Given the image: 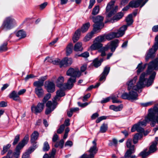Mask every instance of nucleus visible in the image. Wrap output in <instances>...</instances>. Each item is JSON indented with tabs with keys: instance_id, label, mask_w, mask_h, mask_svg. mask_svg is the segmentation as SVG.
I'll use <instances>...</instances> for the list:
<instances>
[{
	"instance_id": "f257e3e1",
	"label": "nucleus",
	"mask_w": 158,
	"mask_h": 158,
	"mask_svg": "<svg viewBox=\"0 0 158 158\" xmlns=\"http://www.w3.org/2000/svg\"><path fill=\"white\" fill-rule=\"evenodd\" d=\"M156 75L155 72H153L151 74L150 72L148 73L147 70L146 73L143 72L141 74L139 81L135 85L137 80V77L135 76L133 79L127 82L126 85H127L128 90L130 91L131 89L137 91L146 86L147 87L150 86L153 83Z\"/></svg>"
},
{
	"instance_id": "f03ea898",
	"label": "nucleus",
	"mask_w": 158,
	"mask_h": 158,
	"mask_svg": "<svg viewBox=\"0 0 158 158\" xmlns=\"http://www.w3.org/2000/svg\"><path fill=\"white\" fill-rule=\"evenodd\" d=\"M114 2L112 1L110 2L107 4L106 8V21L105 23L110 22L112 23L115 21H117L121 19L123 16L124 14L121 12L117 14L112 18L111 17L113 16L117 11L118 6H114Z\"/></svg>"
},
{
	"instance_id": "7ed1b4c3",
	"label": "nucleus",
	"mask_w": 158,
	"mask_h": 158,
	"mask_svg": "<svg viewBox=\"0 0 158 158\" xmlns=\"http://www.w3.org/2000/svg\"><path fill=\"white\" fill-rule=\"evenodd\" d=\"M66 74L71 77L66 84V88L68 89H70L73 87L74 83L76 82L75 77H80L81 75V73L78 69L70 68L67 71Z\"/></svg>"
},
{
	"instance_id": "20e7f679",
	"label": "nucleus",
	"mask_w": 158,
	"mask_h": 158,
	"mask_svg": "<svg viewBox=\"0 0 158 158\" xmlns=\"http://www.w3.org/2000/svg\"><path fill=\"white\" fill-rule=\"evenodd\" d=\"M16 25V22L12 16L6 17L3 21L1 28L2 30H9L12 28Z\"/></svg>"
},
{
	"instance_id": "39448f33",
	"label": "nucleus",
	"mask_w": 158,
	"mask_h": 158,
	"mask_svg": "<svg viewBox=\"0 0 158 158\" xmlns=\"http://www.w3.org/2000/svg\"><path fill=\"white\" fill-rule=\"evenodd\" d=\"M93 21L94 23V24L93 31L95 32H98L104 26L103 23L104 17L100 15H98L92 18Z\"/></svg>"
},
{
	"instance_id": "423d86ee",
	"label": "nucleus",
	"mask_w": 158,
	"mask_h": 158,
	"mask_svg": "<svg viewBox=\"0 0 158 158\" xmlns=\"http://www.w3.org/2000/svg\"><path fill=\"white\" fill-rule=\"evenodd\" d=\"M127 26L124 25L121 27L117 32H112L105 36L106 39L110 40L115 38H118L122 36L127 30Z\"/></svg>"
},
{
	"instance_id": "0eeeda50",
	"label": "nucleus",
	"mask_w": 158,
	"mask_h": 158,
	"mask_svg": "<svg viewBox=\"0 0 158 158\" xmlns=\"http://www.w3.org/2000/svg\"><path fill=\"white\" fill-rule=\"evenodd\" d=\"M92 143L93 145L90 147L88 151L89 154L88 155L87 154H84L80 158H94L95 155L98 151V148L97 147L96 140L94 139L93 140Z\"/></svg>"
},
{
	"instance_id": "6e6552de",
	"label": "nucleus",
	"mask_w": 158,
	"mask_h": 158,
	"mask_svg": "<svg viewBox=\"0 0 158 158\" xmlns=\"http://www.w3.org/2000/svg\"><path fill=\"white\" fill-rule=\"evenodd\" d=\"M158 49V44L155 43L152 47L149 49L145 56V61H148L150 59H152L155 57L156 52Z\"/></svg>"
},
{
	"instance_id": "1a4fd4ad",
	"label": "nucleus",
	"mask_w": 158,
	"mask_h": 158,
	"mask_svg": "<svg viewBox=\"0 0 158 158\" xmlns=\"http://www.w3.org/2000/svg\"><path fill=\"white\" fill-rule=\"evenodd\" d=\"M134 90L132 89L130 91L128 94L125 92L123 94L121 95V97L122 98L125 99H127L128 100H134L138 99V94L136 91H133Z\"/></svg>"
},
{
	"instance_id": "9d476101",
	"label": "nucleus",
	"mask_w": 158,
	"mask_h": 158,
	"mask_svg": "<svg viewBox=\"0 0 158 158\" xmlns=\"http://www.w3.org/2000/svg\"><path fill=\"white\" fill-rule=\"evenodd\" d=\"M145 118H158V104L148 110V116Z\"/></svg>"
},
{
	"instance_id": "9b49d317",
	"label": "nucleus",
	"mask_w": 158,
	"mask_h": 158,
	"mask_svg": "<svg viewBox=\"0 0 158 158\" xmlns=\"http://www.w3.org/2000/svg\"><path fill=\"white\" fill-rule=\"evenodd\" d=\"M57 100L53 98L52 102L49 101L47 102L46 106L47 108L45 111V114H50L55 109L57 105Z\"/></svg>"
},
{
	"instance_id": "f8f14e48",
	"label": "nucleus",
	"mask_w": 158,
	"mask_h": 158,
	"mask_svg": "<svg viewBox=\"0 0 158 158\" xmlns=\"http://www.w3.org/2000/svg\"><path fill=\"white\" fill-rule=\"evenodd\" d=\"M29 139L28 135H26L23 140L20 141L16 146L15 149L20 152L21 150L28 143Z\"/></svg>"
},
{
	"instance_id": "ddd939ff",
	"label": "nucleus",
	"mask_w": 158,
	"mask_h": 158,
	"mask_svg": "<svg viewBox=\"0 0 158 158\" xmlns=\"http://www.w3.org/2000/svg\"><path fill=\"white\" fill-rule=\"evenodd\" d=\"M29 139L28 135H26L23 140L20 141L16 146L15 149L20 152L21 150L28 143Z\"/></svg>"
},
{
	"instance_id": "4468645a",
	"label": "nucleus",
	"mask_w": 158,
	"mask_h": 158,
	"mask_svg": "<svg viewBox=\"0 0 158 158\" xmlns=\"http://www.w3.org/2000/svg\"><path fill=\"white\" fill-rule=\"evenodd\" d=\"M44 86L47 91L52 93L55 90V85L53 82L47 81L45 82Z\"/></svg>"
},
{
	"instance_id": "2eb2a0df",
	"label": "nucleus",
	"mask_w": 158,
	"mask_h": 158,
	"mask_svg": "<svg viewBox=\"0 0 158 158\" xmlns=\"http://www.w3.org/2000/svg\"><path fill=\"white\" fill-rule=\"evenodd\" d=\"M137 131L140 133H142L144 131V129L139 123H138L134 124L132 127L131 129V132H134Z\"/></svg>"
},
{
	"instance_id": "dca6fc26",
	"label": "nucleus",
	"mask_w": 158,
	"mask_h": 158,
	"mask_svg": "<svg viewBox=\"0 0 158 158\" xmlns=\"http://www.w3.org/2000/svg\"><path fill=\"white\" fill-rule=\"evenodd\" d=\"M144 0H134L131 1L129 3V6L132 8H136L141 6Z\"/></svg>"
},
{
	"instance_id": "f3484780",
	"label": "nucleus",
	"mask_w": 158,
	"mask_h": 158,
	"mask_svg": "<svg viewBox=\"0 0 158 158\" xmlns=\"http://www.w3.org/2000/svg\"><path fill=\"white\" fill-rule=\"evenodd\" d=\"M64 79L63 77L61 76L59 77L57 79L56 82V86L59 88L63 87L65 89H68L66 88V84L67 83L64 84Z\"/></svg>"
},
{
	"instance_id": "a211bd4d",
	"label": "nucleus",
	"mask_w": 158,
	"mask_h": 158,
	"mask_svg": "<svg viewBox=\"0 0 158 158\" xmlns=\"http://www.w3.org/2000/svg\"><path fill=\"white\" fill-rule=\"evenodd\" d=\"M110 70V67L106 66L105 67L103 72L100 75L99 81H101L105 79L106 77L109 73Z\"/></svg>"
},
{
	"instance_id": "6ab92c4d",
	"label": "nucleus",
	"mask_w": 158,
	"mask_h": 158,
	"mask_svg": "<svg viewBox=\"0 0 158 158\" xmlns=\"http://www.w3.org/2000/svg\"><path fill=\"white\" fill-rule=\"evenodd\" d=\"M102 47V44L100 42L96 41L95 40L94 43L90 46V49L92 50H99Z\"/></svg>"
},
{
	"instance_id": "aec40b11",
	"label": "nucleus",
	"mask_w": 158,
	"mask_h": 158,
	"mask_svg": "<svg viewBox=\"0 0 158 158\" xmlns=\"http://www.w3.org/2000/svg\"><path fill=\"white\" fill-rule=\"evenodd\" d=\"M118 40H115L112 41L110 44H107V45L110 46L109 48H110L112 52H114L116 48L118 46Z\"/></svg>"
},
{
	"instance_id": "412c9836",
	"label": "nucleus",
	"mask_w": 158,
	"mask_h": 158,
	"mask_svg": "<svg viewBox=\"0 0 158 158\" xmlns=\"http://www.w3.org/2000/svg\"><path fill=\"white\" fill-rule=\"evenodd\" d=\"M9 97L10 98H12L14 100L18 101L20 100V98L19 97L18 93L15 91H13L9 95Z\"/></svg>"
},
{
	"instance_id": "4be33fe9",
	"label": "nucleus",
	"mask_w": 158,
	"mask_h": 158,
	"mask_svg": "<svg viewBox=\"0 0 158 158\" xmlns=\"http://www.w3.org/2000/svg\"><path fill=\"white\" fill-rule=\"evenodd\" d=\"M157 143V142L156 141H153L148 151L150 154L154 153L157 150L156 146Z\"/></svg>"
},
{
	"instance_id": "5701e85b",
	"label": "nucleus",
	"mask_w": 158,
	"mask_h": 158,
	"mask_svg": "<svg viewBox=\"0 0 158 158\" xmlns=\"http://www.w3.org/2000/svg\"><path fill=\"white\" fill-rule=\"evenodd\" d=\"M33 86L35 87V93L39 97H40V80L36 81L34 82L33 84Z\"/></svg>"
},
{
	"instance_id": "b1692460",
	"label": "nucleus",
	"mask_w": 158,
	"mask_h": 158,
	"mask_svg": "<svg viewBox=\"0 0 158 158\" xmlns=\"http://www.w3.org/2000/svg\"><path fill=\"white\" fill-rule=\"evenodd\" d=\"M109 48L110 46L106 45L98 50V52L101 53L100 56L102 57L105 56L106 55V52L107 51Z\"/></svg>"
},
{
	"instance_id": "393cba45",
	"label": "nucleus",
	"mask_w": 158,
	"mask_h": 158,
	"mask_svg": "<svg viewBox=\"0 0 158 158\" xmlns=\"http://www.w3.org/2000/svg\"><path fill=\"white\" fill-rule=\"evenodd\" d=\"M103 61V58H101L99 60L98 58L97 57L94 60L92 64L96 68H98L101 65Z\"/></svg>"
},
{
	"instance_id": "a878e982",
	"label": "nucleus",
	"mask_w": 158,
	"mask_h": 158,
	"mask_svg": "<svg viewBox=\"0 0 158 158\" xmlns=\"http://www.w3.org/2000/svg\"><path fill=\"white\" fill-rule=\"evenodd\" d=\"M135 152V146L134 145H133L131 148L129 149L126 152L124 155V157L125 158H130L131 156V155L134 153Z\"/></svg>"
},
{
	"instance_id": "bb28decb",
	"label": "nucleus",
	"mask_w": 158,
	"mask_h": 158,
	"mask_svg": "<svg viewBox=\"0 0 158 158\" xmlns=\"http://www.w3.org/2000/svg\"><path fill=\"white\" fill-rule=\"evenodd\" d=\"M39 135V133L35 131L32 134L31 136V141L32 143H34L38 139Z\"/></svg>"
},
{
	"instance_id": "cd10ccee",
	"label": "nucleus",
	"mask_w": 158,
	"mask_h": 158,
	"mask_svg": "<svg viewBox=\"0 0 158 158\" xmlns=\"http://www.w3.org/2000/svg\"><path fill=\"white\" fill-rule=\"evenodd\" d=\"M51 94L49 93H48L44 97L43 100V103H40V108L43 109L44 107V104L50 98Z\"/></svg>"
},
{
	"instance_id": "c85d7f7f",
	"label": "nucleus",
	"mask_w": 158,
	"mask_h": 158,
	"mask_svg": "<svg viewBox=\"0 0 158 158\" xmlns=\"http://www.w3.org/2000/svg\"><path fill=\"white\" fill-rule=\"evenodd\" d=\"M80 33V29H78L75 32L73 37V42H76L79 40Z\"/></svg>"
},
{
	"instance_id": "c756f323",
	"label": "nucleus",
	"mask_w": 158,
	"mask_h": 158,
	"mask_svg": "<svg viewBox=\"0 0 158 158\" xmlns=\"http://www.w3.org/2000/svg\"><path fill=\"white\" fill-rule=\"evenodd\" d=\"M46 60L50 62H52L54 64L60 65V60L59 59H52L50 57H47L45 60V61Z\"/></svg>"
},
{
	"instance_id": "7c9ffc66",
	"label": "nucleus",
	"mask_w": 158,
	"mask_h": 158,
	"mask_svg": "<svg viewBox=\"0 0 158 158\" xmlns=\"http://www.w3.org/2000/svg\"><path fill=\"white\" fill-rule=\"evenodd\" d=\"M82 44L81 42H77L75 45L73 49L76 52L81 51L83 50Z\"/></svg>"
},
{
	"instance_id": "2f4dec72",
	"label": "nucleus",
	"mask_w": 158,
	"mask_h": 158,
	"mask_svg": "<svg viewBox=\"0 0 158 158\" xmlns=\"http://www.w3.org/2000/svg\"><path fill=\"white\" fill-rule=\"evenodd\" d=\"M65 95L64 92L61 90H59L56 91V95L55 97L54 98L55 100H59V97H61L64 96Z\"/></svg>"
},
{
	"instance_id": "473e14b6",
	"label": "nucleus",
	"mask_w": 158,
	"mask_h": 158,
	"mask_svg": "<svg viewBox=\"0 0 158 158\" xmlns=\"http://www.w3.org/2000/svg\"><path fill=\"white\" fill-rule=\"evenodd\" d=\"M31 110L32 112L36 114L40 113V102L38 103L36 106L33 105L31 106Z\"/></svg>"
},
{
	"instance_id": "72a5a7b5",
	"label": "nucleus",
	"mask_w": 158,
	"mask_h": 158,
	"mask_svg": "<svg viewBox=\"0 0 158 158\" xmlns=\"http://www.w3.org/2000/svg\"><path fill=\"white\" fill-rule=\"evenodd\" d=\"M123 108V106L122 104H121L118 106H116L112 105L110 106V109L113 110L115 111H118L121 110Z\"/></svg>"
},
{
	"instance_id": "f704fd0d",
	"label": "nucleus",
	"mask_w": 158,
	"mask_h": 158,
	"mask_svg": "<svg viewBox=\"0 0 158 158\" xmlns=\"http://www.w3.org/2000/svg\"><path fill=\"white\" fill-rule=\"evenodd\" d=\"M16 35L20 39L23 38L26 36V34L23 30H21L16 33Z\"/></svg>"
},
{
	"instance_id": "c9c22d12",
	"label": "nucleus",
	"mask_w": 158,
	"mask_h": 158,
	"mask_svg": "<svg viewBox=\"0 0 158 158\" xmlns=\"http://www.w3.org/2000/svg\"><path fill=\"white\" fill-rule=\"evenodd\" d=\"M90 26V23L89 22L87 23L84 24L81 27V29H80L81 32H85L88 30L89 27Z\"/></svg>"
},
{
	"instance_id": "e433bc0d",
	"label": "nucleus",
	"mask_w": 158,
	"mask_h": 158,
	"mask_svg": "<svg viewBox=\"0 0 158 158\" xmlns=\"http://www.w3.org/2000/svg\"><path fill=\"white\" fill-rule=\"evenodd\" d=\"M73 48V44L72 43H70L66 47V54L67 55H69L72 52Z\"/></svg>"
},
{
	"instance_id": "4c0bfd02",
	"label": "nucleus",
	"mask_w": 158,
	"mask_h": 158,
	"mask_svg": "<svg viewBox=\"0 0 158 158\" xmlns=\"http://www.w3.org/2000/svg\"><path fill=\"white\" fill-rule=\"evenodd\" d=\"M139 137L142 138V134L137 133L134 135L133 138V142L134 144H135L138 142Z\"/></svg>"
},
{
	"instance_id": "58836bf2",
	"label": "nucleus",
	"mask_w": 158,
	"mask_h": 158,
	"mask_svg": "<svg viewBox=\"0 0 158 158\" xmlns=\"http://www.w3.org/2000/svg\"><path fill=\"white\" fill-rule=\"evenodd\" d=\"M93 31H91L90 33H89L85 36V37L84 40L85 41H87L89 40L93 36V35L94 34V32Z\"/></svg>"
},
{
	"instance_id": "ea45409f",
	"label": "nucleus",
	"mask_w": 158,
	"mask_h": 158,
	"mask_svg": "<svg viewBox=\"0 0 158 158\" xmlns=\"http://www.w3.org/2000/svg\"><path fill=\"white\" fill-rule=\"evenodd\" d=\"M99 10V6L98 5L95 6L93 9L92 14L93 15H96L98 13Z\"/></svg>"
},
{
	"instance_id": "a19ab883",
	"label": "nucleus",
	"mask_w": 158,
	"mask_h": 158,
	"mask_svg": "<svg viewBox=\"0 0 158 158\" xmlns=\"http://www.w3.org/2000/svg\"><path fill=\"white\" fill-rule=\"evenodd\" d=\"M132 15L131 14L129 15L126 19V21L128 25H130L132 24L133 21L132 19Z\"/></svg>"
},
{
	"instance_id": "79ce46f5",
	"label": "nucleus",
	"mask_w": 158,
	"mask_h": 158,
	"mask_svg": "<svg viewBox=\"0 0 158 158\" xmlns=\"http://www.w3.org/2000/svg\"><path fill=\"white\" fill-rule=\"evenodd\" d=\"M147 149L144 150L143 151L141 152L139 154V156H141L143 158H145L146 157L149 155L150 153L148 151L147 152Z\"/></svg>"
},
{
	"instance_id": "37998d69",
	"label": "nucleus",
	"mask_w": 158,
	"mask_h": 158,
	"mask_svg": "<svg viewBox=\"0 0 158 158\" xmlns=\"http://www.w3.org/2000/svg\"><path fill=\"white\" fill-rule=\"evenodd\" d=\"M7 42H6L3 43V44L0 46V52L5 51L7 50Z\"/></svg>"
},
{
	"instance_id": "c03bdc74",
	"label": "nucleus",
	"mask_w": 158,
	"mask_h": 158,
	"mask_svg": "<svg viewBox=\"0 0 158 158\" xmlns=\"http://www.w3.org/2000/svg\"><path fill=\"white\" fill-rule=\"evenodd\" d=\"M96 41L101 43L106 40V36L104 35H101L97 37L95 40Z\"/></svg>"
},
{
	"instance_id": "a18cd8bd",
	"label": "nucleus",
	"mask_w": 158,
	"mask_h": 158,
	"mask_svg": "<svg viewBox=\"0 0 158 158\" xmlns=\"http://www.w3.org/2000/svg\"><path fill=\"white\" fill-rule=\"evenodd\" d=\"M11 145L8 144L3 147V150L2 151L1 154L2 155H4L8 151V149L10 148Z\"/></svg>"
},
{
	"instance_id": "49530a36",
	"label": "nucleus",
	"mask_w": 158,
	"mask_h": 158,
	"mask_svg": "<svg viewBox=\"0 0 158 158\" xmlns=\"http://www.w3.org/2000/svg\"><path fill=\"white\" fill-rule=\"evenodd\" d=\"M142 63L141 62L140 63H139L137 67L136 68L138 69V70L137 71V74L138 75L141 72L143 71L144 69L143 66H142Z\"/></svg>"
},
{
	"instance_id": "de8ad7c7",
	"label": "nucleus",
	"mask_w": 158,
	"mask_h": 158,
	"mask_svg": "<svg viewBox=\"0 0 158 158\" xmlns=\"http://www.w3.org/2000/svg\"><path fill=\"white\" fill-rule=\"evenodd\" d=\"M64 143V141L63 139H61L60 142H56L54 145V147L56 148H58L60 147L61 148L63 147Z\"/></svg>"
},
{
	"instance_id": "09e8293b",
	"label": "nucleus",
	"mask_w": 158,
	"mask_h": 158,
	"mask_svg": "<svg viewBox=\"0 0 158 158\" xmlns=\"http://www.w3.org/2000/svg\"><path fill=\"white\" fill-rule=\"evenodd\" d=\"M49 149L50 146L48 142L47 141H45L43 145V150L44 152H46L48 151Z\"/></svg>"
},
{
	"instance_id": "8fccbe9b",
	"label": "nucleus",
	"mask_w": 158,
	"mask_h": 158,
	"mask_svg": "<svg viewBox=\"0 0 158 158\" xmlns=\"http://www.w3.org/2000/svg\"><path fill=\"white\" fill-rule=\"evenodd\" d=\"M107 129V124H103L101 127L100 131L101 133L105 132Z\"/></svg>"
},
{
	"instance_id": "3c124183",
	"label": "nucleus",
	"mask_w": 158,
	"mask_h": 158,
	"mask_svg": "<svg viewBox=\"0 0 158 158\" xmlns=\"http://www.w3.org/2000/svg\"><path fill=\"white\" fill-rule=\"evenodd\" d=\"M20 152L15 149V152H12L11 156L12 158H18L19 157Z\"/></svg>"
},
{
	"instance_id": "603ef678",
	"label": "nucleus",
	"mask_w": 158,
	"mask_h": 158,
	"mask_svg": "<svg viewBox=\"0 0 158 158\" xmlns=\"http://www.w3.org/2000/svg\"><path fill=\"white\" fill-rule=\"evenodd\" d=\"M89 56V53L87 52H84V53L79 55H76L75 57H77L79 56H81L84 58H87Z\"/></svg>"
},
{
	"instance_id": "864d4df0",
	"label": "nucleus",
	"mask_w": 158,
	"mask_h": 158,
	"mask_svg": "<svg viewBox=\"0 0 158 158\" xmlns=\"http://www.w3.org/2000/svg\"><path fill=\"white\" fill-rule=\"evenodd\" d=\"M138 123L143 127L146 126L147 124L148 123V121L147 119H144L143 121H139Z\"/></svg>"
},
{
	"instance_id": "5fc2aeb1",
	"label": "nucleus",
	"mask_w": 158,
	"mask_h": 158,
	"mask_svg": "<svg viewBox=\"0 0 158 158\" xmlns=\"http://www.w3.org/2000/svg\"><path fill=\"white\" fill-rule=\"evenodd\" d=\"M66 63L67 66L70 65L73 62L72 59L70 58L65 57V58Z\"/></svg>"
},
{
	"instance_id": "6e6d98bb",
	"label": "nucleus",
	"mask_w": 158,
	"mask_h": 158,
	"mask_svg": "<svg viewBox=\"0 0 158 158\" xmlns=\"http://www.w3.org/2000/svg\"><path fill=\"white\" fill-rule=\"evenodd\" d=\"M65 128V125L63 124L61 125L59 128L57 130V132L58 134H61L64 131Z\"/></svg>"
},
{
	"instance_id": "4d7b16f0",
	"label": "nucleus",
	"mask_w": 158,
	"mask_h": 158,
	"mask_svg": "<svg viewBox=\"0 0 158 158\" xmlns=\"http://www.w3.org/2000/svg\"><path fill=\"white\" fill-rule=\"evenodd\" d=\"M59 65L60 68H61L63 67H66L67 66L65 58L63 59L62 60L60 61Z\"/></svg>"
},
{
	"instance_id": "13d9d810",
	"label": "nucleus",
	"mask_w": 158,
	"mask_h": 158,
	"mask_svg": "<svg viewBox=\"0 0 158 158\" xmlns=\"http://www.w3.org/2000/svg\"><path fill=\"white\" fill-rule=\"evenodd\" d=\"M20 139V135H17L15 137L14 139L13 142V145H15L16 144L18 141H19Z\"/></svg>"
},
{
	"instance_id": "bf43d9fd",
	"label": "nucleus",
	"mask_w": 158,
	"mask_h": 158,
	"mask_svg": "<svg viewBox=\"0 0 158 158\" xmlns=\"http://www.w3.org/2000/svg\"><path fill=\"white\" fill-rule=\"evenodd\" d=\"M47 78V76L45 75L41 77L40 78V86L44 85V81L46 80Z\"/></svg>"
},
{
	"instance_id": "052dcab7",
	"label": "nucleus",
	"mask_w": 158,
	"mask_h": 158,
	"mask_svg": "<svg viewBox=\"0 0 158 158\" xmlns=\"http://www.w3.org/2000/svg\"><path fill=\"white\" fill-rule=\"evenodd\" d=\"M132 139H128L126 143V146L128 148H131L132 146L133 145H131Z\"/></svg>"
},
{
	"instance_id": "680f3d73",
	"label": "nucleus",
	"mask_w": 158,
	"mask_h": 158,
	"mask_svg": "<svg viewBox=\"0 0 158 158\" xmlns=\"http://www.w3.org/2000/svg\"><path fill=\"white\" fill-rule=\"evenodd\" d=\"M56 150L55 148H53L52 149L51 152L49 153L50 157L52 158L54 157L56 153Z\"/></svg>"
},
{
	"instance_id": "e2e57ef3",
	"label": "nucleus",
	"mask_w": 158,
	"mask_h": 158,
	"mask_svg": "<svg viewBox=\"0 0 158 158\" xmlns=\"http://www.w3.org/2000/svg\"><path fill=\"white\" fill-rule=\"evenodd\" d=\"M12 153V151L10 150L8 152L6 156L3 157L2 158H12L11 156Z\"/></svg>"
},
{
	"instance_id": "0e129e2a",
	"label": "nucleus",
	"mask_w": 158,
	"mask_h": 158,
	"mask_svg": "<svg viewBox=\"0 0 158 158\" xmlns=\"http://www.w3.org/2000/svg\"><path fill=\"white\" fill-rule=\"evenodd\" d=\"M35 149V147H30L27 150V151L26 152V153H28L30 154Z\"/></svg>"
},
{
	"instance_id": "69168bd1",
	"label": "nucleus",
	"mask_w": 158,
	"mask_h": 158,
	"mask_svg": "<svg viewBox=\"0 0 158 158\" xmlns=\"http://www.w3.org/2000/svg\"><path fill=\"white\" fill-rule=\"evenodd\" d=\"M48 5V3L45 2L40 5V10L44 9Z\"/></svg>"
},
{
	"instance_id": "338daca9",
	"label": "nucleus",
	"mask_w": 158,
	"mask_h": 158,
	"mask_svg": "<svg viewBox=\"0 0 158 158\" xmlns=\"http://www.w3.org/2000/svg\"><path fill=\"white\" fill-rule=\"evenodd\" d=\"M111 99L113 103H120L122 102L118 100L117 98L114 96L112 97L111 98Z\"/></svg>"
},
{
	"instance_id": "774afa93",
	"label": "nucleus",
	"mask_w": 158,
	"mask_h": 158,
	"mask_svg": "<svg viewBox=\"0 0 158 158\" xmlns=\"http://www.w3.org/2000/svg\"><path fill=\"white\" fill-rule=\"evenodd\" d=\"M153 103V101H151L148 102H147L145 103H143L142 104V105L144 107H146L148 106H151L152 105Z\"/></svg>"
}]
</instances>
